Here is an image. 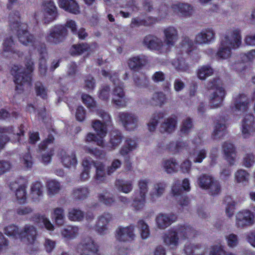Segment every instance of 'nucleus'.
I'll return each instance as SVG.
<instances>
[{"label": "nucleus", "instance_id": "f257e3e1", "mask_svg": "<svg viewBox=\"0 0 255 255\" xmlns=\"http://www.w3.org/2000/svg\"><path fill=\"white\" fill-rule=\"evenodd\" d=\"M4 233L7 236L14 240H19L27 244H33L36 238L37 230L31 225H25L21 229L13 224L4 227Z\"/></svg>", "mask_w": 255, "mask_h": 255}, {"label": "nucleus", "instance_id": "f03ea898", "mask_svg": "<svg viewBox=\"0 0 255 255\" xmlns=\"http://www.w3.org/2000/svg\"><path fill=\"white\" fill-rule=\"evenodd\" d=\"M164 44L159 38L151 36H146L143 40V43L148 48L152 49H164L165 47H169L174 45L177 39V32L173 27H168L164 30Z\"/></svg>", "mask_w": 255, "mask_h": 255}, {"label": "nucleus", "instance_id": "7ed1b4c3", "mask_svg": "<svg viewBox=\"0 0 255 255\" xmlns=\"http://www.w3.org/2000/svg\"><path fill=\"white\" fill-rule=\"evenodd\" d=\"M26 71L17 65H14L12 68L11 72L14 77L16 84V91L20 94L23 90V87H28L31 81V73L33 69V63L30 60L26 62Z\"/></svg>", "mask_w": 255, "mask_h": 255}, {"label": "nucleus", "instance_id": "20e7f679", "mask_svg": "<svg viewBox=\"0 0 255 255\" xmlns=\"http://www.w3.org/2000/svg\"><path fill=\"white\" fill-rule=\"evenodd\" d=\"M241 44L240 32L238 29H234L229 36H225L222 39L217 53L218 58L222 59L229 58L231 55V49L239 47Z\"/></svg>", "mask_w": 255, "mask_h": 255}, {"label": "nucleus", "instance_id": "39448f33", "mask_svg": "<svg viewBox=\"0 0 255 255\" xmlns=\"http://www.w3.org/2000/svg\"><path fill=\"white\" fill-rule=\"evenodd\" d=\"M193 231L189 227L180 226L170 230L163 238L166 245L171 248L176 247L179 244V240H184L193 237Z\"/></svg>", "mask_w": 255, "mask_h": 255}, {"label": "nucleus", "instance_id": "423d86ee", "mask_svg": "<svg viewBox=\"0 0 255 255\" xmlns=\"http://www.w3.org/2000/svg\"><path fill=\"white\" fill-rule=\"evenodd\" d=\"M10 27L17 31L18 38L23 45L32 46L33 45V37L26 30L27 26L20 22L19 14L17 13L14 16L9 15Z\"/></svg>", "mask_w": 255, "mask_h": 255}, {"label": "nucleus", "instance_id": "0eeeda50", "mask_svg": "<svg viewBox=\"0 0 255 255\" xmlns=\"http://www.w3.org/2000/svg\"><path fill=\"white\" fill-rule=\"evenodd\" d=\"M208 89L213 91L209 96V100L212 108H217L221 105L225 95V91L221 81L217 79L207 84Z\"/></svg>", "mask_w": 255, "mask_h": 255}, {"label": "nucleus", "instance_id": "6e6552de", "mask_svg": "<svg viewBox=\"0 0 255 255\" xmlns=\"http://www.w3.org/2000/svg\"><path fill=\"white\" fill-rule=\"evenodd\" d=\"M117 120L121 123L123 127L129 131L134 130L139 126L137 117L132 113H119L117 116Z\"/></svg>", "mask_w": 255, "mask_h": 255}, {"label": "nucleus", "instance_id": "1a4fd4ad", "mask_svg": "<svg viewBox=\"0 0 255 255\" xmlns=\"http://www.w3.org/2000/svg\"><path fill=\"white\" fill-rule=\"evenodd\" d=\"M255 217L253 213L248 210L238 212L236 215V225L239 228H243L253 225Z\"/></svg>", "mask_w": 255, "mask_h": 255}, {"label": "nucleus", "instance_id": "9d476101", "mask_svg": "<svg viewBox=\"0 0 255 255\" xmlns=\"http://www.w3.org/2000/svg\"><path fill=\"white\" fill-rule=\"evenodd\" d=\"M43 20L45 23L53 21L57 16V9L55 4L51 0L45 1L42 7Z\"/></svg>", "mask_w": 255, "mask_h": 255}, {"label": "nucleus", "instance_id": "9b49d317", "mask_svg": "<svg viewBox=\"0 0 255 255\" xmlns=\"http://www.w3.org/2000/svg\"><path fill=\"white\" fill-rule=\"evenodd\" d=\"M54 138L49 136L48 138L44 140L39 145V148L42 150V161L45 164L49 163L51 159V156L53 154L52 143Z\"/></svg>", "mask_w": 255, "mask_h": 255}, {"label": "nucleus", "instance_id": "f8f14e48", "mask_svg": "<svg viewBox=\"0 0 255 255\" xmlns=\"http://www.w3.org/2000/svg\"><path fill=\"white\" fill-rule=\"evenodd\" d=\"M60 161L62 165L67 168H74L77 163V159L74 151L62 150L60 153Z\"/></svg>", "mask_w": 255, "mask_h": 255}, {"label": "nucleus", "instance_id": "ddd939ff", "mask_svg": "<svg viewBox=\"0 0 255 255\" xmlns=\"http://www.w3.org/2000/svg\"><path fill=\"white\" fill-rule=\"evenodd\" d=\"M9 187L11 190H15V196L17 202L19 204L24 203L27 198L26 186L20 181H14L10 183Z\"/></svg>", "mask_w": 255, "mask_h": 255}, {"label": "nucleus", "instance_id": "4468645a", "mask_svg": "<svg viewBox=\"0 0 255 255\" xmlns=\"http://www.w3.org/2000/svg\"><path fill=\"white\" fill-rule=\"evenodd\" d=\"M79 248L82 251L81 255H100L98 246L91 238L85 239Z\"/></svg>", "mask_w": 255, "mask_h": 255}, {"label": "nucleus", "instance_id": "2eb2a0df", "mask_svg": "<svg viewBox=\"0 0 255 255\" xmlns=\"http://www.w3.org/2000/svg\"><path fill=\"white\" fill-rule=\"evenodd\" d=\"M66 33V27L63 25H58L50 30L46 38L51 43H57L63 39Z\"/></svg>", "mask_w": 255, "mask_h": 255}, {"label": "nucleus", "instance_id": "dca6fc26", "mask_svg": "<svg viewBox=\"0 0 255 255\" xmlns=\"http://www.w3.org/2000/svg\"><path fill=\"white\" fill-rule=\"evenodd\" d=\"M215 35L212 28L205 29L196 35L195 42L199 44H209L214 40Z\"/></svg>", "mask_w": 255, "mask_h": 255}, {"label": "nucleus", "instance_id": "f3484780", "mask_svg": "<svg viewBox=\"0 0 255 255\" xmlns=\"http://www.w3.org/2000/svg\"><path fill=\"white\" fill-rule=\"evenodd\" d=\"M133 227L119 228L116 231V238L120 241L126 242L133 239L135 237Z\"/></svg>", "mask_w": 255, "mask_h": 255}, {"label": "nucleus", "instance_id": "a211bd4d", "mask_svg": "<svg viewBox=\"0 0 255 255\" xmlns=\"http://www.w3.org/2000/svg\"><path fill=\"white\" fill-rule=\"evenodd\" d=\"M255 132V125L254 123V118L252 115H247L243 120L242 132L245 138L249 137L254 134Z\"/></svg>", "mask_w": 255, "mask_h": 255}, {"label": "nucleus", "instance_id": "6ab92c4d", "mask_svg": "<svg viewBox=\"0 0 255 255\" xmlns=\"http://www.w3.org/2000/svg\"><path fill=\"white\" fill-rule=\"evenodd\" d=\"M112 218L110 213H105L98 218L94 228L100 234L104 235L108 230V225Z\"/></svg>", "mask_w": 255, "mask_h": 255}, {"label": "nucleus", "instance_id": "aec40b11", "mask_svg": "<svg viewBox=\"0 0 255 255\" xmlns=\"http://www.w3.org/2000/svg\"><path fill=\"white\" fill-rule=\"evenodd\" d=\"M249 100L244 94H239L235 98V111L236 114H244L248 108Z\"/></svg>", "mask_w": 255, "mask_h": 255}, {"label": "nucleus", "instance_id": "412c9836", "mask_svg": "<svg viewBox=\"0 0 255 255\" xmlns=\"http://www.w3.org/2000/svg\"><path fill=\"white\" fill-rule=\"evenodd\" d=\"M59 6L69 13L78 14L80 13V7L75 0H58Z\"/></svg>", "mask_w": 255, "mask_h": 255}, {"label": "nucleus", "instance_id": "4be33fe9", "mask_svg": "<svg viewBox=\"0 0 255 255\" xmlns=\"http://www.w3.org/2000/svg\"><path fill=\"white\" fill-rule=\"evenodd\" d=\"M113 102L117 106H124L126 104L125 93L123 85L118 84L115 85L113 91Z\"/></svg>", "mask_w": 255, "mask_h": 255}, {"label": "nucleus", "instance_id": "5701e85b", "mask_svg": "<svg viewBox=\"0 0 255 255\" xmlns=\"http://www.w3.org/2000/svg\"><path fill=\"white\" fill-rule=\"evenodd\" d=\"M174 221L173 217L168 215L159 213L155 218V222L157 227L160 229H165Z\"/></svg>", "mask_w": 255, "mask_h": 255}, {"label": "nucleus", "instance_id": "b1692460", "mask_svg": "<svg viewBox=\"0 0 255 255\" xmlns=\"http://www.w3.org/2000/svg\"><path fill=\"white\" fill-rule=\"evenodd\" d=\"M60 233L62 238L65 240H71L78 236L79 228L76 226H67L61 229Z\"/></svg>", "mask_w": 255, "mask_h": 255}, {"label": "nucleus", "instance_id": "393cba45", "mask_svg": "<svg viewBox=\"0 0 255 255\" xmlns=\"http://www.w3.org/2000/svg\"><path fill=\"white\" fill-rule=\"evenodd\" d=\"M173 11L182 16H189L193 12L192 7L188 3H178L172 5Z\"/></svg>", "mask_w": 255, "mask_h": 255}, {"label": "nucleus", "instance_id": "a878e982", "mask_svg": "<svg viewBox=\"0 0 255 255\" xmlns=\"http://www.w3.org/2000/svg\"><path fill=\"white\" fill-rule=\"evenodd\" d=\"M92 127L97 135L100 138L104 139L107 134V124L102 123L99 120H96L92 123Z\"/></svg>", "mask_w": 255, "mask_h": 255}, {"label": "nucleus", "instance_id": "bb28decb", "mask_svg": "<svg viewBox=\"0 0 255 255\" xmlns=\"http://www.w3.org/2000/svg\"><path fill=\"white\" fill-rule=\"evenodd\" d=\"M10 134H15L12 127H0V148L3 147Z\"/></svg>", "mask_w": 255, "mask_h": 255}, {"label": "nucleus", "instance_id": "cd10ccee", "mask_svg": "<svg viewBox=\"0 0 255 255\" xmlns=\"http://www.w3.org/2000/svg\"><path fill=\"white\" fill-rule=\"evenodd\" d=\"M47 194L52 196L58 194L61 189L60 184L55 180H49L47 182Z\"/></svg>", "mask_w": 255, "mask_h": 255}, {"label": "nucleus", "instance_id": "c85d7f7f", "mask_svg": "<svg viewBox=\"0 0 255 255\" xmlns=\"http://www.w3.org/2000/svg\"><path fill=\"white\" fill-rule=\"evenodd\" d=\"M223 148L226 159L230 163H232L236 157V153L233 145L230 143H225L223 146Z\"/></svg>", "mask_w": 255, "mask_h": 255}, {"label": "nucleus", "instance_id": "c756f323", "mask_svg": "<svg viewBox=\"0 0 255 255\" xmlns=\"http://www.w3.org/2000/svg\"><path fill=\"white\" fill-rule=\"evenodd\" d=\"M33 221L37 223H42L44 228L49 231H53L54 230V225L44 215L35 214L33 218Z\"/></svg>", "mask_w": 255, "mask_h": 255}, {"label": "nucleus", "instance_id": "7c9ffc66", "mask_svg": "<svg viewBox=\"0 0 255 255\" xmlns=\"http://www.w3.org/2000/svg\"><path fill=\"white\" fill-rule=\"evenodd\" d=\"M115 186L119 191L125 193H128L132 189V184L130 181L118 180L116 181Z\"/></svg>", "mask_w": 255, "mask_h": 255}, {"label": "nucleus", "instance_id": "2f4dec72", "mask_svg": "<svg viewBox=\"0 0 255 255\" xmlns=\"http://www.w3.org/2000/svg\"><path fill=\"white\" fill-rule=\"evenodd\" d=\"M94 166L96 169V180L99 182L105 181L107 175L109 173L106 172L104 165L101 163L98 162L97 163H94Z\"/></svg>", "mask_w": 255, "mask_h": 255}, {"label": "nucleus", "instance_id": "473e14b6", "mask_svg": "<svg viewBox=\"0 0 255 255\" xmlns=\"http://www.w3.org/2000/svg\"><path fill=\"white\" fill-rule=\"evenodd\" d=\"M42 184L40 182H33L31 186V196L34 200L38 199L39 197L42 195Z\"/></svg>", "mask_w": 255, "mask_h": 255}, {"label": "nucleus", "instance_id": "72a5a7b5", "mask_svg": "<svg viewBox=\"0 0 255 255\" xmlns=\"http://www.w3.org/2000/svg\"><path fill=\"white\" fill-rule=\"evenodd\" d=\"M52 215L57 225L62 226L64 224L65 222V215L63 208H54Z\"/></svg>", "mask_w": 255, "mask_h": 255}, {"label": "nucleus", "instance_id": "f704fd0d", "mask_svg": "<svg viewBox=\"0 0 255 255\" xmlns=\"http://www.w3.org/2000/svg\"><path fill=\"white\" fill-rule=\"evenodd\" d=\"M137 147V144L135 140L131 139H127L124 145L120 150V154L125 156L127 155L131 151L134 150Z\"/></svg>", "mask_w": 255, "mask_h": 255}, {"label": "nucleus", "instance_id": "c9c22d12", "mask_svg": "<svg viewBox=\"0 0 255 255\" xmlns=\"http://www.w3.org/2000/svg\"><path fill=\"white\" fill-rule=\"evenodd\" d=\"M13 41L11 37L5 38L3 42V54L5 57H8L13 52Z\"/></svg>", "mask_w": 255, "mask_h": 255}, {"label": "nucleus", "instance_id": "e433bc0d", "mask_svg": "<svg viewBox=\"0 0 255 255\" xmlns=\"http://www.w3.org/2000/svg\"><path fill=\"white\" fill-rule=\"evenodd\" d=\"M163 166L164 171L167 173L171 174L178 171V164L176 161L173 159L165 161Z\"/></svg>", "mask_w": 255, "mask_h": 255}, {"label": "nucleus", "instance_id": "4c0bfd02", "mask_svg": "<svg viewBox=\"0 0 255 255\" xmlns=\"http://www.w3.org/2000/svg\"><path fill=\"white\" fill-rule=\"evenodd\" d=\"M38 50L40 55V62H39V71L41 74L44 75L46 71V57H47V53L45 46H42L40 50L38 49Z\"/></svg>", "mask_w": 255, "mask_h": 255}, {"label": "nucleus", "instance_id": "58836bf2", "mask_svg": "<svg viewBox=\"0 0 255 255\" xmlns=\"http://www.w3.org/2000/svg\"><path fill=\"white\" fill-rule=\"evenodd\" d=\"M206 156V152L204 149H196L190 154V158L195 162H201Z\"/></svg>", "mask_w": 255, "mask_h": 255}, {"label": "nucleus", "instance_id": "ea45409f", "mask_svg": "<svg viewBox=\"0 0 255 255\" xmlns=\"http://www.w3.org/2000/svg\"><path fill=\"white\" fill-rule=\"evenodd\" d=\"M137 227L141 238L142 239H146L148 238L150 234L148 225L144 221L139 220L137 222Z\"/></svg>", "mask_w": 255, "mask_h": 255}, {"label": "nucleus", "instance_id": "a19ab883", "mask_svg": "<svg viewBox=\"0 0 255 255\" xmlns=\"http://www.w3.org/2000/svg\"><path fill=\"white\" fill-rule=\"evenodd\" d=\"M94 166L93 162L84 160L83 162V171L81 174L80 178L83 181L88 179L89 177L90 170Z\"/></svg>", "mask_w": 255, "mask_h": 255}, {"label": "nucleus", "instance_id": "79ce46f5", "mask_svg": "<svg viewBox=\"0 0 255 255\" xmlns=\"http://www.w3.org/2000/svg\"><path fill=\"white\" fill-rule=\"evenodd\" d=\"M176 119L175 118H169L162 124V128L167 132H172L176 127Z\"/></svg>", "mask_w": 255, "mask_h": 255}, {"label": "nucleus", "instance_id": "37998d69", "mask_svg": "<svg viewBox=\"0 0 255 255\" xmlns=\"http://www.w3.org/2000/svg\"><path fill=\"white\" fill-rule=\"evenodd\" d=\"M68 217L70 221H79L84 217L83 213L77 209H72L69 211Z\"/></svg>", "mask_w": 255, "mask_h": 255}, {"label": "nucleus", "instance_id": "c03bdc74", "mask_svg": "<svg viewBox=\"0 0 255 255\" xmlns=\"http://www.w3.org/2000/svg\"><path fill=\"white\" fill-rule=\"evenodd\" d=\"M213 179L211 176L203 175L198 179V185L201 188L207 189L212 183Z\"/></svg>", "mask_w": 255, "mask_h": 255}, {"label": "nucleus", "instance_id": "a18cd8bd", "mask_svg": "<svg viewBox=\"0 0 255 255\" xmlns=\"http://www.w3.org/2000/svg\"><path fill=\"white\" fill-rule=\"evenodd\" d=\"M73 194L76 198L83 199L88 197L89 194V190L86 187H79L73 190Z\"/></svg>", "mask_w": 255, "mask_h": 255}, {"label": "nucleus", "instance_id": "49530a36", "mask_svg": "<svg viewBox=\"0 0 255 255\" xmlns=\"http://www.w3.org/2000/svg\"><path fill=\"white\" fill-rule=\"evenodd\" d=\"M165 184L162 183H158L154 185V188L150 195L153 199L160 197L164 192Z\"/></svg>", "mask_w": 255, "mask_h": 255}, {"label": "nucleus", "instance_id": "de8ad7c7", "mask_svg": "<svg viewBox=\"0 0 255 255\" xmlns=\"http://www.w3.org/2000/svg\"><path fill=\"white\" fill-rule=\"evenodd\" d=\"M89 48L87 44H76L72 46L71 52L72 55H80L88 51Z\"/></svg>", "mask_w": 255, "mask_h": 255}, {"label": "nucleus", "instance_id": "09e8293b", "mask_svg": "<svg viewBox=\"0 0 255 255\" xmlns=\"http://www.w3.org/2000/svg\"><path fill=\"white\" fill-rule=\"evenodd\" d=\"M235 178L237 182L243 183L248 181L249 174L244 170H239L235 174Z\"/></svg>", "mask_w": 255, "mask_h": 255}, {"label": "nucleus", "instance_id": "8fccbe9b", "mask_svg": "<svg viewBox=\"0 0 255 255\" xmlns=\"http://www.w3.org/2000/svg\"><path fill=\"white\" fill-rule=\"evenodd\" d=\"M213 74V70L210 67L204 66L199 69L197 74L199 79L204 80Z\"/></svg>", "mask_w": 255, "mask_h": 255}, {"label": "nucleus", "instance_id": "3c124183", "mask_svg": "<svg viewBox=\"0 0 255 255\" xmlns=\"http://www.w3.org/2000/svg\"><path fill=\"white\" fill-rule=\"evenodd\" d=\"M225 239L227 245L231 248H235L238 245V237L234 234H230L226 236Z\"/></svg>", "mask_w": 255, "mask_h": 255}, {"label": "nucleus", "instance_id": "603ef678", "mask_svg": "<svg viewBox=\"0 0 255 255\" xmlns=\"http://www.w3.org/2000/svg\"><path fill=\"white\" fill-rule=\"evenodd\" d=\"M20 162L23 166L26 168H30L32 167L33 161L30 154L28 152L21 157Z\"/></svg>", "mask_w": 255, "mask_h": 255}, {"label": "nucleus", "instance_id": "864d4df0", "mask_svg": "<svg viewBox=\"0 0 255 255\" xmlns=\"http://www.w3.org/2000/svg\"><path fill=\"white\" fill-rule=\"evenodd\" d=\"M210 255H237L232 253H227L222 246H215L211 248Z\"/></svg>", "mask_w": 255, "mask_h": 255}, {"label": "nucleus", "instance_id": "5fc2aeb1", "mask_svg": "<svg viewBox=\"0 0 255 255\" xmlns=\"http://www.w3.org/2000/svg\"><path fill=\"white\" fill-rule=\"evenodd\" d=\"M200 248L199 245L190 244L185 247V253L187 255H200L198 250Z\"/></svg>", "mask_w": 255, "mask_h": 255}, {"label": "nucleus", "instance_id": "6e6d98bb", "mask_svg": "<svg viewBox=\"0 0 255 255\" xmlns=\"http://www.w3.org/2000/svg\"><path fill=\"white\" fill-rule=\"evenodd\" d=\"M148 181L146 179H142L138 182L139 193L138 195L142 197H145L148 190Z\"/></svg>", "mask_w": 255, "mask_h": 255}, {"label": "nucleus", "instance_id": "4d7b16f0", "mask_svg": "<svg viewBox=\"0 0 255 255\" xmlns=\"http://www.w3.org/2000/svg\"><path fill=\"white\" fill-rule=\"evenodd\" d=\"M145 197L137 195L133 203V206L136 210L142 209L145 205Z\"/></svg>", "mask_w": 255, "mask_h": 255}, {"label": "nucleus", "instance_id": "13d9d810", "mask_svg": "<svg viewBox=\"0 0 255 255\" xmlns=\"http://www.w3.org/2000/svg\"><path fill=\"white\" fill-rule=\"evenodd\" d=\"M81 99L83 103L88 108H94L96 105V102L94 99L87 94H82Z\"/></svg>", "mask_w": 255, "mask_h": 255}, {"label": "nucleus", "instance_id": "bf43d9fd", "mask_svg": "<svg viewBox=\"0 0 255 255\" xmlns=\"http://www.w3.org/2000/svg\"><path fill=\"white\" fill-rule=\"evenodd\" d=\"M226 126L223 124L218 123L215 128L213 135L215 137H221L224 135Z\"/></svg>", "mask_w": 255, "mask_h": 255}, {"label": "nucleus", "instance_id": "052dcab7", "mask_svg": "<svg viewBox=\"0 0 255 255\" xmlns=\"http://www.w3.org/2000/svg\"><path fill=\"white\" fill-rule=\"evenodd\" d=\"M35 91L37 95L45 99L47 97V90L41 83H37L35 85Z\"/></svg>", "mask_w": 255, "mask_h": 255}, {"label": "nucleus", "instance_id": "680f3d73", "mask_svg": "<svg viewBox=\"0 0 255 255\" xmlns=\"http://www.w3.org/2000/svg\"><path fill=\"white\" fill-rule=\"evenodd\" d=\"M86 140L88 142L96 141L97 144L101 146H104V140L100 138L97 135L94 133H89L86 136Z\"/></svg>", "mask_w": 255, "mask_h": 255}, {"label": "nucleus", "instance_id": "e2e57ef3", "mask_svg": "<svg viewBox=\"0 0 255 255\" xmlns=\"http://www.w3.org/2000/svg\"><path fill=\"white\" fill-rule=\"evenodd\" d=\"M11 167V164L9 161L0 160V175L9 171Z\"/></svg>", "mask_w": 255, "mask_h": 255}, {"label": "nucleus", "instance_id": "0e129e2a", "mask_svg": "<svg viewBox=\"0 0 255 255\" xmlns=\"http://www.w3.org/2000/svg\"><path fill=\"white\" fill-rule=\"evenodd\" d=\"M99 200L105 205L109 204L111 201V194L110 192L104 191L99 196Z\"/></svg>", "mask_w": 255, "mask_h": 255}, {"label": "nucleus", "instance_id": "69168bd1", "mask_svg": "<svg viewBox=\"0 0 255 255\" xmlns=\"http://www.w3.org/2000/svg\"><path fill=\"white\" fill-rule=\"evenodd\" d=\"M123 136L122 133L118 131L113 132V147L119 145L122 142Z\"/></svg>", "mask_w": 255, "mask_h": 255}, {"label": "nucleus", "instance_id": "338daca9", "mask_svg": "<svg viewBox=\"0 0 255 255\" xmlns=\"http://www.w3.org/2000/svg\"><path fill=\"white\" fill-rule=\"evenodd\" d=\"M208 189L212 195H216L220 192L221 187L219 182L217 180L213 179L212 183Z\"/></svg>", "mask_w": 255, "mask_h": 255}, {"label": "nucleus", "instance_id": "774afa93", "mask_svg": "<svg viewBox=\"0 0 255 255\" xmlns=\"http://www.w3.org/2000/svg\"><path fill=\"white\" fill-rule=\"evenodd\" d=\"M86 111L84 108L81 106H79L76 112L75 117L77 121L82 122L85 120Z\"/></svg>", "mask_w": 255, "mask_h": 255}]
</instances>
